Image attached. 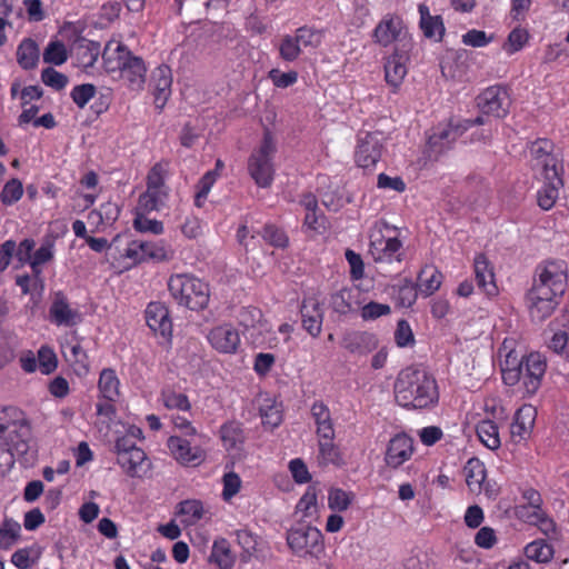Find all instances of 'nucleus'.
Returning a JSON list of instances; mask_svg holds the SVG:
<instances>
[{
  "label": "nucleus",
  "instance_id": "nucleus-1",
  "mask_svg": "<svg viewBox=\"0 0 569 569\" xmlns=\"http://www.w3.org/2000/svg\"><path fill=\"white\" fill-rule=\"evenodd\" d=\"M568 284V269L563 260L539 263L531 289L527 293L528 309L533 322L541 323L558 307Z\"/></svg>",
  "mask_w": 569,
  "mask_h": 569
},
{
  "label": "nucleus",
  "instance_id": "nucleus-2",
  "mask_svg": "<svg viewBox=\"0 0 569 569\" xmlns=\"http://www.w3.org/2000/svg\"><path fill=\"white\" fill-rule=\"evenodd\" d=\"M513 345V340L505 339L498 350L502 381L509 387L522 381L525 395L531 397L541 386L547 369L546 358L539 352L523 355Z\"/></svg>",
  "mask_w": 569,
  "mask_h": 569
},
{
  "label": "nucleus",
  "instance_id": "nucleus-3",
  "mask_svg": "<svg viewBox=\"0 0 569 569\" xmlns=\"http://www.w3.org/2000/svg\"><path fill=\"white\" fill-rule=\"evenodd\" d=\"M395 399L407 409H426L439 400L436 379L426 369L407 367L402 369L393 385Z\"/></svg>",
  "mask_w": 569,
  "mask_h": 569
},
{
  "label": "nucleus",
  "instance_id": "nucleus-4",
  "mask_svg": "<svg viewBox=\"0 0 569 569\" xmlns=\"http://www.w3.org/2000/svg\"><path fill=\"white\" fill-rule=\"evenodd\" d=\"M168 290L177 305L191 311L206 309L210 301V287L190 273H176L168 280Z\"/></svg>",
  "mask_w": 569,
  "mask_h": 569
},
{
  "label": "nucleus",
  "instance_id": "nucleus-5",
  "mask_svg": "<svg viewBox=\"0 0 569 569\" xmlns=\"http://www.w3.org/2000/svg\"><path fill=\"white\" fill-rule=\"evenodd\" d=\"M171 257L172 250L162 239L157 241L131 240L119 259L123 268L130 269L148 261H168Z\"/></svg>",
  "mask_w": 569,
  "mask_h": 569
},
{
  "label": "nucleus",
  "instance_id": "nucleus-6",
  "mask_svg": "<svg viewBox=\"0 0 569 569\" xmlns=\"http://www.w3.org/2000/svg\"><path fill=\"white\" fill-rule=\"evenodd\" d=\"M276 151L273 133L266 127L258 152L254 157H251V179L260 188H268L273 181L276 169L272 160Z\"/></svg>",
  "mask_w": 569,
  "mask_h": 569
},
{
  "label": "nucleus",
  "instance_id": "nucleus-7",
  "mask_svg": "<svg viewBox=\"0 0 569 569\" xmlns=\"http://www.w3.org/2000/svg\"><path fill=\"white\" fill-rule=\"evenodd\" d=\"M117 462L131 478H143L151 469V462L146 452L137 447L128 437L116 439Z\"/></svg>",
  "mask_w": 569,
  "mask_h": 569
},
{
  "label": "nucleus",
  "instance_id": "nucleus-8",
  "mask_svg": "<svg viewBox=\"0 0 569 569\" xmlns=\"http://www.w3.org/2000/svg\"><path fill=\"white\" fill-rule=\"evenodd\" d=\"M468 130V126L449 121L439 123L431 129L428 136L426 154L429 159L437 160L450 150L455 142Z\"/></svg>",
  "mask_w": 569,
  "mask_h": 569
},
{
  "label": "nucleus",
  "instance_id": "nucleus-9",
  "mask_svg": "<svg viewBox=\"0 0 569 569\" xmlns=\"http://www.w3.org/2000/svg\"><path fill=\"white\" fill-rule=\"evenodd\" d=\"M201 436H171L168 438L167 447L171 456L182 466H199L206 459V451L202 448Z\"/></svg>",
  "mask_w": 569,
  "mask_h": 569
},
{
  "label": "nucleus",
  "instance_id": "nucleus-10",
  "mask_svg": "<svg viewBox=\"0 0 569 569\" xmlns=\"http://www.w3.org/2000/svg\"><path fill=\"white\" fill-rule=\"evenodd\" d=\"M553 149V142L549 139H537L530 142V168L536 178H556V172L559 170Z\"/></svg>",
  "mask_w": 569,
  "mask_h": 569
},
{
  "label": "nucleus",
  "instance_id": "nucleus-11",
  "mask_svg": "<svg viewBox=\"0 0 569 569\" xmlns=\"http://www.w3.org/2000/svg\"><path fill=\"white\" fill-rule=\"evenodd\" d=\"M287 543L291 551L299 557L315 556L323 549L321 531L316 527L305 525L288 530Z\"/></svg>",
  "mask_w": 569,
  "mask_h": 569
},
{
  "label": "nucleus",
  "instance_id": "nucleus-12",
  "mask_svg": "<svg viewBox=\"0 0 569 569\" xmlns=\"http://www.w3.org/2000/svg\"><path fill=\"white\" fill-rule=\"evenodd\" d=\"M511 104L508 89L496 84L488 87L477 97V106L483 114L505 118Z\"/></svg>",
  "mask_w": 569,
  "mask_h": 569
},
{
  "label": "nucleus",
  "instance_id": "nucleus-13",
  "mask_svg": "<svg viewBox=\"0 0 569 569\" xmlns=\"http://www.w3.org/2000/svg\"><path fill=\"white\" fill-rule=\"evenodd\" d=\"M369 253L375 262H401L402 242L397 237H386L380 230L370 234Z\"/></svg>",
  "mask_w": 569,
  "mask_h": 569
},
{
  "label": "nucleus",
  "instance_id": "nucleus-14",
  "mask_svg": "<svg viewBox=\"0 0 569 569\" xmlns=\"http://www.w3.org/2000/svg\"><path fill=\"white\" fill-rule=\"evenodd\" d=\"M382 140L380 132H367L359 139L355 154V160L359 167L369 169L376 166L382 154Z\"/></svg>",
  "mask_w": 569,
  "mask_h": 569
},
{
  "label": "nucleus",
  "instance_id": "nucleus-15",
  "mask_svg": "<svg viewBox=\"0 0 569 569\" xmlns=\"http://www.w3.org/2000/svg\"><path fill=\"white\" fill-rule=\"evenodd\" d=\"M144 318L149 329L164 342L172 338V321L168 308L161 302H150L144 311Z\"/></svg>",
  "mask_w": 569,
  "mask_h": 569
},
{
  "label": "nucleus",
  "instance_id": "nucleus-16",
  "mask_svg": "<svg viewBox=\"0 0 569 569\" xmlns=\"http://www.w3.org/2000/svg\"><path fill=\"white\" fill-rule=\"evenodd\" d=\"M413 450V440L403 432L397 433L387 446L385 462L397 469L411 458Z\"/></svg>",
  "mask_w": 569,
  "mask_h": 569
},
{
  "label": "nucleus",
  "instance_id": "nucleus-17",
  "mask_svg": "<svg viewBox=\"0 0 569 569\" xmlns=\"http://www.w3.org/2000/svg\"><path fill=\"white\" fill-rule=\"evenodd\" d=\"M303 329L313 338L320 336L323 322V308L315 297L305 298L300 306Z\"/></svg>",
  "mask_w": 569,
  "mask_h": 569
},
{
  "label": "nucleus",
  "instance_id": "nucleus-18",
  "mask_svg": "<svg viewBox=\"0 0 569 569\" xmlns=\"http://www.w3.org/2000/svg\"><path fill=\"white\" fill-rule=\"evenodd\" d=\"M208 341L217 351L232 353L237 351L240 345V336L230 325H222L210 330Z\"/></svg>",
  "mask_w": 569,
  "mask_h": 569
},
{
  "label": "nucleus",
  "instance_id": "nucleus-19",
  "mask_svg": "<svg viewBox=\"0 0 569 569\" xmlns=\"http://www.w3.org/2000/svg\"><path fill=\"white\" fill-rule=\"evenodd\" d=\"M341 347L352 355L366 356L378 347V339L368 331H350L343 335Z\"/></svg>",
  "mask_w": 569,
  "mask_h": 569
},
{
  "label": "nucleus",
  "instance_id": "nucleus-20",
  "mask_svg": "<svg viewBox=\"0 0 569 569\" xmlns=\"http://www.w3.org/2000/svg\"><path fill=\"white\" fill-rule=\"evenodd\" d=\"M259 416L266 430L272 431L279 427L283 420L282 403L274 398L266 395H259L257 398Z\"/></svg>",
  "mask_w": 569,
  "mask_h": 569
},
{
  "label": "nucleus",
  "instance_id": "nucleus-21",
  "mask_svg": "<svg viewBox=\"0 0 569 569\" xmlns=\"http://www.w3.org/2000/svg\"><path fill=\"white\" fill-rule=\"evenodd\" d=\"M120 78L127 83L128 88L133 91H141L146 83L147 68L143 60L132 56L117 71Z\"/></svg>",
  "mask_w": 569,
  "mask_h": 569
},
{
  "label": "nucleus",
  "instance_id": "nucleus-22",
  "mask_svg": "<svg viewBox=\"0 0 569 569\" xmlns=\"http://www.w3.org/2000/svg\"><path fill=\"white\" fill-rule=\"evenodd\" d=\"M30 430L27 426H13V429L9 431L6 440V463H9L14 458H22L29 452L30 445Z\"/></svg>",
  "mask_w": 569,
  "mask_h": 569
},
{
  "label": "nucleus",
  "instance_id": "nucleus-23",
  "mask_svg": "<svg viewBox=\"0 0 569 569\" xmlns=\"http://www.w3.org/2000/svg\"><path fill=\"white\" fill-rule=\"evenodd\" d=\"M49 317L51 322L57 326L71 327L81 321V315L78 310L70 307L66 298L57 295L50 309Z\"/></svg>",
  "mask_w": 569,
  "mask_h": 569
},
{
  "label": "nucleus",
  "instance_id": "nucleus-24",
  "mask_svg": "<svg viewBox=\"0 0 569 569\" xmlns=\"http://www.w3.org/2000/svg\"><path fill=\"white\" fill-rule=\"evenodd\" d=\"M131 57V52L121 41L112 39L107 42L102 53L103 67L108 73L117 72Z\"/></svg>",
  "mask_w": 569,
  "mask_h": 569
},
{
  "label": "nucleus",
  "instance_id": "nucleus-25",
  "mask_svg": "<svg viewBox=\"0 0 569 569\" xmlns=\"http://www.w3.org/2000/svg\"><path fill=\"white\" fill-rule=\"evenodd\" d=\"M407 60L408 57L405 52L400 53L396 50L388 57L385 63V79L386 82L392 87V92H397L407 74Z\"/></svg>",
  "mask_w": 569,
  "mask_h": 569
},
{
  "label": "nucleus",
  "instance_id": "nucleus-26",
  "mask_svg": "<svg viewBox=\"0 0 569 569\" xmlns=\"http://www.w3.org/2000/svg\"><path fill=\"white\" fill-rule=\"evenodd\" d=\"M152 83L154 87V103L162 109L171 96V69L166 64L157 67L152 72Z\"/></svg>",
  "mask_w": 569,
  "mask_h": 569
},
{
  "label": "nucleus",
  "instance_id": "nucleus-27",
  "mask_svg": "<svg viewBox=\"0 0 569 569\" xmlns=\"http://www.w3.org/2000/svg\"><path fill=\"white\" fill-rule=\"evenodd\" d=\"M402 30L403 24L400 18L387 16L375 28L373 37L379 44L387 47L400 40Z\"/></svg>",
  "mask_w": 569,
  "mask_h": 569
},
{
  "label": "nucleus",
  "instance_id": "nucleus-28",
  "mask_svg": "<svg viewBox=\"0 0 569 569\" xmlns=\"http://www.w3.org/2000/svg\"><path fill=\"white\" fill-rule=\"evenodd\" d=\"M473 267L478 288L488 296H496L498 288L495 282L493 270L487 257L482 253L476 256Z\"/></svg>",
  "mask_w": 569,
  "mask_h": 569
},
{
  "label": "nucleus",
  "instance_id": "nucleus-29",
  "mask_svg": "<svg viewBox=\"0 0 569 569\" xmlns=\"http://www.w3.org/2000/svg\"><path fill=\"white\" fill-rule=\"evenodd\" d=\"M536 409L532 406H523L517 410L510 426L511 438L515 442L526 439L533 428Z\"/></svg>",
  "mask_w": 569,
  "mask_h": 569
},
{
  "label": "nucleus",
  "instance_id": "nucleus-30",
  "mask_svg": "<svg viewBox=\"0 0 569 569\" xmlns=\"http://www.w3.org/2000/svg\"><path fill=\"white\" fill-rule=\"evenodd\" d=\"M418 11L420 14L419 27L423 36L435 41H441L446 31L442 17L439 14L431 16L428 6L425 3L419 4Z\"/></svg>",
  "mask_w": 569,
  "mask_h": 569
},
{
  "label": "nucleus",
  "instance_id": "nucleus-31",
  "mask_svg": "<svg viewBox=\"0 0 569 569\" xmlns=\"http://www.w3.org/2000/svg\"><path fill=\"white\" fill-rule=\"evenodd\" d=\"M208 513L202 501L197 499H187L178 503L176 517L184 527H191L199 523Z\"/></svg>",
  "mask_w": 569,
  "mask_h": 569
},
{
  "label": "nucleus",
  "instance_id": "nucleus-32",
  "mask_svg": "<svg viewBox=\"0 0 569 569\" xmlns=\"http://www.w3.org/2000/svg\"><path fill=\"white\" fill-rule=\"evenodd\" d=\"M61 352L68 362L84 372L88 371V355L82 348L80 339L76 333L70 335V337L61 343Z\"/></svg>",
  "mask_w": 569,
  "mask_h": 569
},
{
  "label": "nucleus",
  "instance_id": "nucleus-33",
  "mask_svg": "<svg viewBox=\"0 0 569 569\" xmlns=\"http://www.w3.org/2000/svg\"><path fill=\"white\" fill-rule=\"evenodd\" d=\"M541 179L545 183L543 187L538 190L537 201L542 210L548 211L555 206L559 197V189L563 186V182L559 172H556V178Z\"/></svg>",
  "mask_w": 569,
  "mask_h": 569
},
{
  "label": "nucleus",
  "instance_id": "nucleus-34",
  "mask_svg": "<svg viewBox=\"0 0 569 569\" xmlns=\"http://www.w3.org/2000/svg\"><path fill=\"white\" fill-rule=\"evenodd\" d=\"M98 390L101 398L107 401L116 402L120 398V380L116 371L111 368H104L99 376Z\"/></svg>",
  "mask_w": 569,
  "mask_h": 569
},
{
  "label": "nucleus",
  "instance_id": "nucleus-35",
  "mask_svg": "<svg viewBox=\"0 0 569 569\" xmlns=\"http://www.w3.org/2000/svg\"><path fill=\"white\" fill-rule=\"evenodd\" d=\"M209 562L213 563L218 569H232L236 562V556L230 549V545L226 539L213 541Z\"/></svg>",
  "mask_w": 569,
  "mask_h": 569
},
{
  "label": "nucleus",
  "instance_id": "nucleus-36",
  "mask_svg": "<svg viewBox=\"0 0 569 569\" xmlns=\"http://www.w3.org/2000/svg\"><path fill=\"white\" fill-rule=\"evenodd\" d=\"M40 51L37 42L30 38L23 39L17 48V62L24 70L34 69L38 66Z\"/></svg>",
  "mask_w": 569,
  "mask_h": 569
},
{
  "label": "nucleus",
  "instance_id": "nucleus-37",
  "mask_svg": "<svg viewBox=\"0 0 569 569\" xmlns=\"http://www.w3.org/2000/svg\"><path fill=\"white\" fill-rule=\"evenodd\" d=\"M442 273L433 267L426 266L418 274V284L420 292L425 297L433 295L441 286Z\"/></svg>",
  "mask_w": 569,
  "mask_h": 569
},
{
  "label": "nucleus",
  "instance_id": "nucleus-38",
  "mask_svg": "<svg viewBox=\"0 0 569 569\" xmlns=\"http://www.w3.org/2000/svg\"><path fill=\"white\" fill-rule=\"evenodd\" d=\"M467 486L471 491H480L486 479V468L478 458H471L463 468Z\"/></svg>",
  "mask_w": 569,
  "mask_h": 569
},
{
  "label": "nucleus",
  "instance_id": "nucleus-39",
  "mask_svg": "<svg viewBox=\"0 0 569 569\" xmlns=\"http://www.w3.org/2000/svg\"><path fill=\"white\" fill-rule=\"evenodd\" d=\"M54 257V240L46 238L41 246L33 252L29 266L36 278H39L42 272V266L51 261Z\"/></svg>",
  "mask_w": 569,
  "mask_h": 569
},
{
  "label": "nucleus",
  "instance_id": "nucleus-40",
  "mask_svg": "<svg viewBox=\"0 0 569 569\" xmlns=\"http://www.w3.org/2000/svg\"><path fill=\"white\" fill-rule=\"evenodd\" d=\"M100 54V46L96 42L88 41L77 47L76 59L77 66L84 71H88L94 66Z\"/></svg>",
  "mask_w": 569,
  "mask_h": 569
},
{
  "label": "nucleus",
  "instance_id": "nucleus-41",
  "mask_svg": "<svg viewBox=\"0 0 569 569\" xmlns=\"http://www.w3.org/2000/svg\"><path fill=\"white\" fill-rule=\"evenodd\" d=\"M167 197V190L151 189L147 187V190L140 194L136 210L140 212H151L159 210Z\"/></svg>",
  "mask_w": 569,
  "mask_h": 569
},
{
  "label": "nucleus",
  "instance_id": "nucleus-42",
  "mask_svg": "<svg viewBox=\"0 0 569 569\" xmlns=\"http://www.w3.org/2000/svg\"><path fill=\"white\" fill-rule=\"evenodd\" d=\"M220 438L228 451L237 450L244 441L243 432L238 422H228L220 429Z\"/></svg>",
  "mask_w": 569,
  "mask_h": 569
},
{
  "label": "nucleus",
  "instance_id": "nucleus-43",
  "mask_svg": "<svg viewBox=\"0 0 569 569\" xmlns=\"http://www.w3.org/2000/svg\"><path fill=\"white\" fill-rule=\"evenodd\" d=\"M525 553L528 559L536 562H549L553 558L555 549L546 540L537 539L526 546Z\"/></svg>",
  "mask_w": 569,
  "mask_h": 569
},
{
  "label": "nucleus",
  "instance_id": "nucleus-44",
  "mask_svg": "<svg viewBox=\"0 0 569 569\" xmlns=\"http://www.w3.org/2000/svg\"><path fill=\"white\" fill-rule=\"evenodd\" d=\"M477 435L480 441L489 449L496 450L500 447L498 426L492 420H482L477 425Z\"/></svg>",
  "mask_w": 569,
  "mask_h": 569
},
{
  "label": "nucleus",
  "instance_id": "nucleus-45",
  "mask_svg": "<svg viewBox=\"0 0 569 569\" xmlns=\"http://www.w3.org/2000/svg\"><path fill=\"white\" fill-rule=\"evenodd\" d=\"M40 547L32 545L14 551L11 556V562L18 569H29L40 559Z\"/></svg>",
  "mask_w": 569,
  "mask_h": 569
},
{
  "label": "nucleus",
  "instance_id": "nucleus-46",
  "mask_svg": "<svg viewBox=\"0 0 569 569\" xmlns=\"http://www.w3.org/2000/svg\"><path fill=\"white\" fill-rule=\"evenodd\" d=\"M160 400L162 405L169 410L189 411L191 403L183 392L176 391L171 388H166L161 391Z\"/></svg>",
  "mask_w": 569,
  "mask_h": 569
},
{
  "label": "nucleus",
  "instance_id": "nucleus-47",
  "mask_svg": "<svg viewBox=\"0 0 569 569\" xmlns=\"http://www.w3.org/2000/svg\"><path fill=\"white\" fill-rule=\"evenodd\" d=\"M318 461L321 466L336 465L339 466L341 463V455L338 446L333 442V440H318Z\"/></svg>",
  "mask_w": 569,
  "mask_h": 569
},
{
  "label": "nucleus",
  "instance_id": "nucleus-48",
  "mask_svg": "<svg viewBox=\"0 0 569 569\" xmlns=\"http://www.w3.org/2000/svg\"><path fill=\"white\" fill-rule=\"evenodd\" d=\"M353 292L351 289H341L330 298V306L336 313L346 316L353 311Z\"/></svg>",
  "mask_w": 569,
  "mask_h": 569
},
{
  "label": "nucleus",
  "instance_id": "nucleus-49",
  "mask_svg": "<svg viewBox=\"0 0 569 569\" xmlns=\"http://www.w3.org/2000/svg\"><path fill=\"white\" fill-rule=\"evenodd\" d=\"M147 213L148 212H140V210L134 209L133 228L141 233H163V223L157 219L147 218Z\"/></svg>",
  "mask_w": 569,
  "mask_h": 569
},
{
  "label": "nucleus",
  "instance_id": "nucleus-50",
  "mask_svg": "<svg viewBox=\"0 0 569 569\" xmlns=\"http://www.w3.org/2000/svg\"><path fill=\"white\" fill-rule=\"evenodd\" d=\"M532 526L537 527L539 531L547 537L549 541H559L561 532L557 523L550 518L545 510H541L537 518H535Z\"/></svg>",
  "mask_w": 569,
  "mask_h": 569
},
{
  "label": "nucleus",
  "instance_id": "nucleus-51",
  "mask_svg": "<svg viewBox=\"0 0 569 569\" xmlns=\"http://www.w3.org/2000/svg\"><path fill=\"white\" fill-rule=\"evenodd\" d=\"M23 196V186L18 178H12L6 182L1 192L0 201L3 206L9 207L17 203Z\"/></svg>",
  "mask_w": 569,
  "mask_h": 569
},
{
  "label": "nucleus",
  "instance_id": "nucleus-52",
  "mask_svg": "<svg viewBox=\"0 0 569 569\" xmlns=\"http://www.w3.org/2000/svg\"><path fill=\"white\" fill-rule=\"evenodd\" d=\"M293 37L297 39L300 47L315 49L321 44L322 31L303 26L296 30Z\"/></svg>",
  "mask_w": 569,
  "mask_h": 569
},
{
  "label": "nucleus",
  "instance_id": "nucleus-53",
  "mask_svg": "<svg viewBox=\"0 0 569 569\" xmlns=\"http://www.w3.org/2000/svg\"><path fill=\"white\" fill-rule=\"evenodd\" d=\"M21 526L19 522L6 519L0 526V549L10 548L20 537Z\"/></svg>",
  "mask_w": 569,
  "mask_h": 569
},
{
  "label": "nucleus",
  "instance_id": "nucleus-54",
  "mask_svg": "<svg viewBox=\"0 0 569 569\" xmlns=\"http://www.w3.org/2000/svg\"><path fill=\"white\" fill-rule=\"evenodd\" d=\"M529 40V33L526 29L517 27L510 31L502 49L509 56L520 51Z\"/></svg>",
  "mask_w": 569,
  "mask_h": 569
},
{
  "label": "nucleus",
  "instance_id": "nucleus-55",
  "mask_svg": "<svg viewBox=\"0 0 569 569\" xmlns=\"http://www.w3.org/2000/svg\"><path fill=\"white\" fill-rule=\"evenodd\" d=\"M258 233L262 237V239L266 242L273 247L286 248L288 246V236L281 228L274 224H266L261 231H258Z\"/></svg>",
  "mask_w": 569,
  "mask_h": 569
},
{
  "label": "nucleus",
  "instance_id": "nucleus-56",
  "mask_svg": "<svg viewBox=\"0 0 569 569\" xmlns=\"http://www.w3.org/2000/svg\"><path fill=\"white\" fill-rule=\"evenodd\" d=\"M68 59V51L61 41H51L43 51V61L49 64L60 66Z\"/></svg>",
  "mask_w": 569,
  "mask_h": 569
},
{
  "label": "nucleus",
  "instance_id": "nucleus-57",
  "mask_svg": "<svg viewBox=\"0 0 569 569\" xmlns=\"http://www.w3.org/2000/svg\"><path fill=\"white\" fill-rule=\"evenodd\" d=\"M37 361L39 371L42 375L52 373L58 367L57 355L52 348L48 346H41L37 352Z\"/></svg>",
  "mask_w": 569,
  "mask_h": 569
},
{
  "label": "nucleus",
  "instance_id": "nucleus-58",
  "mask_svg": "<svg viewBox=\"0 0 569 569\" xmlns=\"http://www.w3.org/2000/svg\"><path fill=\"white\" fill-rule=\"evenodd\" d=\"M219 173L217 171H208L203 174V177L197 183V192L194 197V204L197 207H202L212 186L216 183Z\"/></svg>",
  "mask_w": 569,
  "mask_h": 569
},
{
  "label": "nucleus",
  "instance_id": "nucleus-59",
  "mask_svg": "<svg viewBox=\"0 0 569 569\" xmlns=\"http://www.w3.org/2000/svg\"><path fill=\"white\" fill-rule=\"evenodd\" d=\"M418 297L417 284L410 279H403L402 283L397 289V300L401 307H411Z\"/></svg>",
  "mask_w": 569,
  "mask_h": 569
},
{
  "label": "nucleus",
  "instance_id": "nucleus-60",
  "mask_svg": "<svg viewBox=\"0 0 569 569\" xmlns=\"http://www.w3.org/2000/svg\"><path fill=\"white\" fill-rule=\"evenodd\" d=\"M352 498L351 492L335 488L329 491L328 506L333 511H345L349 508Z\"/></svg>",
  "mask_w": 569,
  "mask_h": 569
},
{
  "label": "nucleus",
  "instance_id": "nucleus-61",
  "mask_svg": "<svg viewBox=\"0 0 569 569\" xmlns=\"http://www.w3.org/2000/svg\"><path fill=\"white\" fill-rule=\"evenodd\" d=\"M94 94L96 87L91 83L78 84L70 92L72 101L79 109H83Z\"/></svg>",
  "mask_w": 569,
  "mask_h": 569
},
{
  "label": "nucleus",
  "instance_id": "nucleus-62",
  "mask_svg": "<svg viewBox=\"0 0 569 569\" xmlns=\"http://www.w3.org/2000/svg\"><path fill=\"white\" fill-rule=\"evenodd\" d=\"M279 53L281 59L288 62H292L300 56L301 47L293 36L287 34L280 42Z\"/></svg>",
  "mask_w": 569,
  "mask_h": 569
},
{
  "label": "nucleus",
  "instance_id": "nucleus-63",
  "mask_svg": "<svg viewBox=\"0 0 569 569\" xmlns=\"http://www.w3.org/2000/svg\"><path fill=\"white\" fill-rule=\"evenodd\" d=\"M120 213V209L117 203L108 201L106 203H102L100 208L96 211H92L90 213V217H97L99 218V221L103 224H111L113 223Z\"/></svg>",
  "mask_w": 569,
  "mask_h": 569
},
{
  "label": "nucleus",
  "instance_id": "nucleus-64",
  "mask_svg": "<svg viewBox=\"0 0 569 569\" xmlns=\"http://www.w3.org/2000/svg\"><path fill=\"white\" fill-rule=\"evenodd\" d=\"M167 174V163H156L147 176V187L151 189L166 190L164 178Z\"/></svg>",
  "mask_w": 569,
  "mask_h": 569
}]
</instances>
